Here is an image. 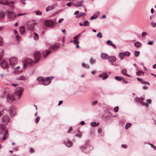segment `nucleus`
<instances>
[{
	"mask_svg": "<svg viewBox=\"0 0 156 156\" xmlns=\"http://www.w3.org/2000/svg\"><path fill=\"white\" fill-rule=\"evenodd\" d=\"M34 38L36 40H37L38 39L39 36L38 34L35 33H34Z\"/></svg>",
	"mask_w": 156,
	"mask_h": 156,
	"instance_id": "obj_38",
	"label": "nucleus"
},
{
	"mask_svg": "<svg viewBox=\"0 0 156 156\" xmlns=\"http://www.w3.org/2000/svg\"><path fill=\"white\" fill-rule=\"evenodd\" d=\"M63 20V19H60L58 21V23H61Z\"/></svg>",
	"mask_w": 156,
	"mask_h": 156,
	"instance_id": "obj_59",
	"label": "nucleus"
},
{
	"mask_svg": "<svg viewBox=\"0 0 156 156\" xmlns=\"http://www.w3.org/2000/svg\"><path fill=\"white\" fill-rule=\"evenodd\" d=\"M108 77V76L107 75L105 74L104 75V76H103L102 79L103 80H105L106 79H107Z\"/></svg>",
	"mask_w": 156,
	"mask_h": 156,
	"instance_id": "obj_52",
	"label": "nucleus"
},
{
	"mask_svg": "<svg viewBox=\"0 0 156 156\" xmlns=\"http://www.w3.org/2000/svg\"><path fill=\"white\" fill-rule=\"evenodd\" d=\"M51 79H48V80H44V82H43L42 84L46 86L49 84L51 82Z\"/></svg>",
	"mask_w": 156,
	"mask_h": 156,
	"instance_id": "obj_17",
	"label": "nucleus"
},
{
	"mask_svg": "<svg viewBox=\"0 0 156 156\" xmlns=\"http://www.w3.org/2000/svg\"><path fill=\"white\" fill-rule=\"evenodd\" d=\"M6 12L7 13V16L8 18L11 20H13L16 16V15L15 13L12 11H6Z\"/></svg>",
	"mask_w": 156,
	"mask_h": 156,
	"instance_id": "obj_6",
	"label": "nucleus"
},
{
	"mask_svg": "<svg viewBox=\"0 0 156 156\" xmlns=\"http://www.w3.org/2000/svg\"><path fill=\"white\" fill-rule=\"evenodd\" d=\"M9 61L12 68L14 69V66L18 62L17 59L15 57H11L9 59Z\"/></svg>",
	"mask_w": 156,
	"mask_h": 156,
	"instance_id": "obj_5",
	"label": "nucleus"
},
{
	"mask_svg": "<svg viewBox=\"0 0 156 156\" xmlns=\"http://www.w3.org/2000/svg\"><path fill=\"white\" fill-rule=\"evenodd\" d=\"M82 66L85 69H88L89 68V66L88 65L84 63L82 64Z\"/></svg>",
	"mask_w": 156,
	"mask_h": 156,
	"instance_id": "obj_29",
	"label": "nucleus"
},
{
	"mask_svg": "<svg viewBox=\"0 0 156 156\" xmlns=\"http://www.w3.org/2000/svg\"><path fill=\"white\" fill-rule=\"evenodd\" d=\"M99 124V123L98 122L97 123H96V122H91L90 125L93 126V127H96L98 126V124Z\"/></svg>",
	"mask_w": 156,
	"mask_h": 156,
	"instance_id": "obj_30",
	"label": "nucleus"
},
{
	"mask_svg": "<svg viewBox=\"0 0 156 156\" xmlns=\"http://www.w3.org/2000/svg\"><path fill=\"white\" fill-rule=\"evenodd\" d=\"M37 63V61H33L32 59L30 58H27L25 59L24 62L23 63V69H25L27 66V65L31 66L33 63Z\"/></svg>",
	"mask_w": 156,
	"mask_h": 156,
	"instance_id": "obj_3",
	"label": "nucleus"
},
{
	"mask_svg": "<svg viewBox=\"0 0 156 156\" xmlns=\"http://www.w3.org/2000/svg\"><path fill=\"white\" fill-rule=\"evenodd\" d=\"M89 62L92 65L95 63L96 62V60L95 59L93 58H90L89 60Z\"/></svg>",
	"mask_w": 156,
	"mask_h": 156,
	"instance_id": "obj_23",
	"label": "nucleus"
},
{
	"mask_svg": "<svg viewBox=\"0 0 156 156\" xmlns=\"http://www.w3.org/2000/svg\"><path fill=\"white\" fill-rule=\"evenodd\" d=\"M40 119V117L39 116H38L37 117L35 120V122L36 123H37L39 121Z\"/></svg>",
	"mask_w": 156,
	"mask_h": 156,
	"instance_id": "obj_51",
	"label": "nucleus"
},
{
	"mask_svg": "<svg viewBox=\"0 0 156 156\" xmlns=\"http://www.w3.org/2000/svg\"><path fill=\"white\" fill-rule=\"evenodd\" d=\"M27 27L29 30L33 31L34 29V26L33 23L29 22L27 24Z\"/></svg>",
	"mask_w": 156,
	"mask_h": 156,
	"instance_id": "obj_13",
	"label": "nucleus"
},
{
	"mask_svg": "<svg viewBox=\"0 0 156 156\" xmlns=\"http://www.w3.org/2000/svg\"><path fill=\"white\" fill-rule=\"evenodd\" d=\"M134 46L137 48L140 47L141 44V43L139 42H135L134 44Z\"/></svg>",
	"mask_w": 156,
	"mask_h": 156,
	"instance_id": "obj_28",
	"label": "nucleus"
},
{
	"mask_svg": "<svg viewBox=\"0 0 156 156\" xmlns=\"http://www.w3.org/2000/svg\"><path fill=\"white\" fill-rule=\"evenodd\" d=\"M151 24L152 27L154 28L156 27V22H151Z\"/></svg>",
	"mask_w": 156,
	"mask_h": 156,
	"instance_id": "obj_45",
	"label": "nucleus"
},
{
	"mask_svg": "<svg viewBox=\"0 0 156 156\" xmlns=\"http://www.w3.org/2000/svg\"><path fill=\"white\" fill-rule=\"evenodd\" d=\"M153 42H154V41H149L147 43V44L150 45H151L153 44Z\"/></svg>",
	"mask_w": 156,
	"mask_h": 156,
	"instance_id": "obj_55",
	"label": "nucleus"
},
{
	"mask_svg": "<svg viewBox=\"0 0 156 156\" xmlns=\"http://www.w3.org/2000/svg\"><path fill=\"white\" fill-rule=\"evenodd\" d=\"M5 110V109L4 108L3 109L0 111V116H1L3 113H4V111Z\"/></svg>",
	"mask_w": 156,
	"mask_h": 156,
	"instance_id": "obj_54",
	"label": "nucleus"
},
{
	"mask_svg": "<svg viewBox=\"0 0 156 156\" xmlns=\"http://www.w3.org/2000/svg\"><path fill=\"white\" fill-rule=\"evenodd\" d=\"M34 12L36 14V15H38L41 16L42 15V14L41 12L39 10L35 11Z\"/></svg>",
	"mask_w": 156,
	"mask_h": 156,
	"instance_id": "obj_39",
	"label": "nucleus"
},
{
	"mask_svg": "<svg viewBox=\"0 0 156 156\" xmlns=\"http://www.w3.org/2000/svg\"><path fill=\"white\" fill-rule=\"evenodd\" d=\"M81 37V34H80L73 38L74 44H79V42L78 41L79 37Z\"/></svg>",
	"mask_w": 156,
	"mask_h": 156,
	"instance_id": "obj_14",
	"label": "nucleus"
},
{
	"mask_svg": "<svg viewBox=\"0 0 156 156\" xmlns=\"http://www.w3.org/2000/svg\"><path fill=\"white\" fill-rule=\"evenodd\" d=\"M75 136L78 138H80L82 136V133L81 132L77 133L75 134Z\"/></svg>",
	"mask_w": 156,
	"mask_h": 156,
	"instance_id": "obj_33",
	"label": "nucleus"
},
{
	"mask_svg": "<svg viewBox=\"0 0 156 156\" xmlns=\"http://www.w3.org/2000/svg\"><path fill=\"white\" fill-rule=\"evenodd\" d=\"M65 144L68 147H70L73 145V144L70 141H65Z\"/></svg>",
	"mask_w": 156,
	"mask_h": 156,
	"instance_id": "obj_20",
	"label": "nucleus"
},
{
	"mask_svg": "<svg viewBox=\"0 0 156 156\" xmlns=\"http://www.w3.org/2000/svg\"><path fill=\"white\" fill-rule=\"evenodd\" d=\"M0 134L3 135L2 140H4L8 137V131L6 129L5 125L3 124L0 125Z\"/></svg>",
	"mask_w": 156,
	"mask_h": 156,
	"instance_id": "obj_1",
	"label": "nucleus"
},
{
	"mask_svg": "<svg viewBox=\"0 0 156 156\" xmlns=\"http://www.w3.org/2000/svg\"><path fill=\"white\" fill-rule=\"evenodd\" d=\"M146 35L147 33L145 32H144L142 33V36L143 37H144Z\"/></svg>",
	"mask_w": 156,
	"mask_h": 156,
	"instance_id": "obj_53",
	"label": "nucleus"
},
{
	"mask_svg": "<svg viewBox=\"0 0 156 156\" xmlns=\"http://www.w3.org/2000/svg\"><path fill=\"white\" fill-rule=\"evenodd\" d=\"M119 109V107L116 106L114 108V111L115 112H117Z\"/></svg>",
	"mask_w": 156,
	"mask_h": 156,
	"instance_id": "obj_50",
	"label": "nucleus"
},
{
	"mask_svg": "<svg viewBox=\"0 0 156 156\" xmlns=\"http://www.w3.org/2000/svg\"><path fill=\"white\" fill-rule=\"evenodd\" d=\"M8 112L9 115L11 117H13L16 114V108L14 106H12L9 108L8 110Z\"/></svg>",
	"mask_w": 156,
	"mask_h": 156,
	"instance_id": "obj_4",
	"label": "nucleus"
},
{
	"mask_svg": "<svg viewBox=\"0 0 156 156\" xmlns=\"http://www.w3.org/2000/svg\"><path fill=\"white\" fill-rule=\"evenodd\" d=\"M127 72V70L126 69H123L122 70L121 73L123 74L124 75H125L127 76H128L129 77H131V76L128 75L127 74H126Z\"/></svg>",
	"mask_w": 156,
	"mask_h": 156,
	"instance_id": "obj_24",
	"label": "nucleus"
},
{
	"mask_svg": "<svg viewBox=\"0 0 156 156\" xmlns=\"http://www.w3.org/2000/svg\"><path fill=\"white\" fill-rule=\"evenodd\" d=\"M84 1L83 0H81L80 1L77 2L75 3L74 6L76 7H81Z\"/></svg>",
	"mask_w": 156,
	"mask_h": 156,
	"instance_id": "obj_15",
	"label": "nucleus"
},
{
	"mask_svg": "<svg viewBox=\"0 0 156 156\" xmlns=\"http://www.w3.org/2000/svg\"><path fill=\"white\" fill-rule=\"evenodd\" d=\"M80 15H81V16H85L86 15V14L84 12H80Z\"/></svg>",
	"mask_w": 156,
	"mask_h": 156,
	"instance_id": "obj_62",
	"label": "nucleus"
},
{
	"mask_svg": "<svg viewBox=\"0 0 156 156\" xmlns=\"http://www.w3.org/2000/svg\"><path fill=\"white\" fill-rule=\"evenodd\" d=\"M108 59L111 62H114L116 61V58L115 56H111L108 57Z\"/></svg>",
	"mask_w": 156,
	"mask_h": 156,
	"instance_id": "obj_16",
	"label": "nucleus"
},
{
	"mask_svg": "<svg viewBox=\"0 0 156 156\" xmlns=\"http://www.w3.org/2000/svg\"><path fill=\"white\" fill-rule=\"evenodd\" d=\"M25 0H20V1L24 5L26 4V3L25 2Z\"/></svg>",
	"mask_w": 156,
	"mask_h": 156,
	"instance_id": "obj_58",
	"label": "nucleus"
},
{
	"mask_svg": "<svg viewBox=\"0 0 156 156\" xmlns=\"http://www.w3.org/2000/svg\"><path fill=\"white\" fill-rule=\"evenodd\" d=\"M131 125V123H127L125 126V128L126 129H127Z\"/></svg>",
	"mask_w": 156,
	"mask_h": 156,
	"instance_id": "obj_42",
	"label": "nucleus"
},
{
	"mask_svg": "<svg viewBox=\"0 0 156 156\" xmlns=\"http://www.w3.org/2000/svg\"><path fill=\"white\" fill-rule=\"evenodd\" d=\"M137 79L138 81H142V82L141 83L142 84H147L148 86L150 85V83L148 82L143 81V80L141 79H140L139 78H137Z\"/></svg>",
	"mask_w": 156,
	"mask_h": 156,
	"instance_id": "obj_22",
	"label": "nucleus"
},
{
	"mask_svg": "<svg viewBox=\"0 0 156 156\" xmlns=\"http://www.w3.org/2000/svg\"><path fill=\"white\" fill-rule=\"evenodd\" d=\"M97 37L99 38H101L102 36L101 33V32H99L97 34Z\"/></svg>",
	"mask_w": 156,
	"mask_h": 156,
	"instance_id": "obj_43",
	"label": "nucleus"
},
{
	"mask_svg": "<svg viewBox=\"0 0 156 156\" xmlns=\"http://www.w3.org/2000/svg\"><path fill=\"white\" fill-rule=\"evenodd\" d=\"M140 54V52L139 51H135L134 53V55L136 57H138Z\"/></svg>",
	"mask_w": 156,
	"mask_h": 156,
	"instance_id": "obj_41",
	"label": "nucleus"
},
{
	"mask_svg": "<svg viewBox=\"0 0 156 156\" xmlns=\"http://www.w3.org/2000/svg\"><path fill=\"white\" fill-rule=\"evenodd\" d=\"M17 79L18 80H25L26 79V78L24 76H21L18 77Z\"/></svg>",
	"mask_w": 156,
	"mask_h": 156,
	"instance_id": "obj_26",
	"label": "nucleus"
},
{
	"mask_svg": "<svg viewBox=\"0 0 156 156\" xmlns=\"http://www.w3.org/2000/svg\"><path fill=\"white\" fill-rule=\"evenodd\" d=\"M96 18H97V17H94V16H92L91 17L90 19V20H93L94 19H95Z\"/></svg>",
	"mask_w": 156,
	"mask_h": 156,
	"instance_id": "obj_60",
	"label": "nucleus"
},
{
	"mask_svg": "<svg viewBox=\"0 0 156 156\" xmlns=\"http://www.w3.org/2000/svg\"><path fill=\"white\" fill-rule=\"evenodd\" d=\"M41 56V54L39 51H36L34 53V57L35 59V61L38 62Z\"/></svg>",
	"mask_w": 156,
	"mask_h": 156,
	"instance_id": "obj_12",
	"label": "nucleus"
},
{
	"mask_svg": "<svg viewBox=\"0 0 156 156\" xmlns=\"http://www.w3.org/2000/svg\"><path fill=\"white\" fill-rule=\"evenodd\" d=\"M115 78L118 81H121L122 80H124V79L119 76H116L115 77Z\"/></svg>",
	"mask_w": 156,
	"mask_h": 156,
	"instance_id": "obj_36",
	"label": "nucleus"
},
{
	"mask_svg": "<svg viewBox=\"0 0 156 156\" xmlns=\"http://www.w3.org/2000/svg\"><path fill=\"white\" fill-rule=\"evenodd\" d=\"M0 65L2 68L5 69L8 68L9 66L8 64L4 59H3L0 61Z\"/></svg>",
	"mask_w": 156,
	"mask_h": 156,
	"instance_id": "obj_11",
	"label": "nucleus"
},
{
	"mask_svg": "<svg viewBox=\"0 0 156 156\" xmlns=\"http://www.w3.org/2000/svg\"><path fill=\"white\" fill-rule=\"evenodd\" d=\"M106 43L107 44L110 46H111V45H112L113 44L112 42L110 40L108 41Z\"/></svg>",
	"mask_w": 156,
	"mask_h": 156,
	"instance_id": "obj_47",
	"label": "nucleus"
},
{
	"mask_svg": "<svg viewBox=\"0 0 156 156\" xmlns=\"http://www.w3.org/2000/svg\"><path fill=\"white\" fill-rule=\"evenodd\" d=\"M145 99L144 97H142L140 98H137V99H138V101H139V102L140 103H142V102L143 101V100H144Z\"/></svg>",
	"mask_w": 156,
	"mask_h": 156,
	"instance_id": "obj_40",
	"label": "nucleus"
},
{
	"mask_svg": "<svg viewBox=\"0 0 156 156\" xmlns=\"http://www.w3.org/2000/svg\"><path fill=\"white\" fill-rule=\"evenodd\" d=\"M91 147L87 146L86 148H85L84 147L82 146L81 147V150H84V149H86V150H88L89 148H90Z\"/></svg>",
	"mask_w": 156,
	"mask_h": 156,
	"instance_id": "obj_48",
	"label": "nucleus"
},
{
	"mask_svg": "<svg viewBox=\"0 0 156 156\" xmlns=\"http://www.w3.org/2000/svg\"><path fill=\"white\" fill-rule=\"evenodd\" d=\"M111 46H112L113 48L114 49H115L117 48V47L116 46V45L113 44L112 45H111Z\"/></svg>",
	"mask_w": 156,
	"mask_h": 156,
	"instance_id": "obj_61",
	"label": "nucleus"
},
{
	"mask_svg": "<svg viewBox=\"0 0 156 156\" xmlns=\"http://www.w3.org/2000/svg\"><path fill=\"white\" fill-rule=\"evenodd\" d=\"M5 17L4 13L3 12H0V20H2Z\"/></svg>",
	"mask_w": 156,
	"mask_h": 156,
	"instance_id": "obj_31",
	"label": "nucleus"
},
{
	"mask_svg": "<svg viewBox=\"0 0 156 156\" xmlns=\"http://www.w3.org/2000/svg\"><path fill=\"white\" fill-rule=\"evenodd\" d=\"M80 13H79V14H78V15H77L76 16V18H80V17H81V15H80Z\"/></svg>",
	"mask_w": 156,
	"mask_h": 156,
	"instance_id": "obj_63",
	"label": "nucleus"
},
{
	"mask_svg": "<svg viewBox=\"0 0 156 156\" xmlns=\"http://www.w3.org/2000/svg\"><path fill=\"white\" fill-rule=\"evenodd\" d=\"M150 145L152 146V148H153L154 150H156V147L155 146L151 144H150Z\"/></svg>",
	"mask_w": 156,
	"mask_h": 156,
	"instance_id": "obj_64",
	"label": "nucleus"
},
{
	"mask_svg": "<svg viewBox=\"0 0 156 156\" xmlns=\"http://www.w3.org/2000/svg\"><path fill=\"white\" fill-rule=\"evenodd\" d=\"M13 95L12 94H9L6 96V100L9 103H11L15 100Z\"/></svg>",
	"mask_w": 156,
	"mask_h": 156,
	"instance_id": "obj_7",
	"label": "nucleus"
},
{
	"mask_svg": "<svg viewBox=\"0 0 156 156\" xmlns=\"http://www.w3.org/2000/svg\"><path fill=\"white\" fill-rule=\"evenodd\" d=\"M45 24L47 27H53L55 25L54 22L50 20H47L45 21Z\"/></svg>",
	"mask_w": 156,
	"mask_h": 156,
	"instance_id": "obj_10",
	"label": "nucleus"
},
{
	"mask_svg": "<svg viewBox=\"0 0 156 156\" xmlns=\"http://www.w3.org/2000/svg\"><path fill=\"white\" fill-rule=\"evenodd\" d=\"M23 90L24 88L22 87H17L16 89L15 95L17 97L18 99H20Z\"/></svg>",
	"mask_w": 156,
	"mask_h": 156,
	"instance_id": "obj_2",
	"label": "nucleus"
},
{
	"mask_svg": "<svg viewBox=\"0 0 156 156\" xmlns=\"http://www.w3.org/2000/svg\"><path fill=\"white\" fill-rule=\"evenodd\" d=\"M0 4L2 5H9V3L7 0H2L0 1Z\"/></svg>",
	"mask_w": 156,
	"mask_h": 156,
	"instance_id": "obj_18",
	"label": "nucleus"
},
{
	"mask_svg": "<svg viewBox=\"0 0 156 156\" xmlns=\"http://www.w3.org/2000/svg\"><path fill=\"white\" fill-rule=\"evenodd\" d=\"M19 30L20 32V34H23L25 30L24 27L23 26H21L19 28Z\"/></svg>",
	"mask_w": 156,
	"mask_h": 156,
	"instance_id": "obj_27",
	"label": "nucleus"
},
{
	"mask_svg": "<svg viewBox=\"0 0 156 156\" xmlns=\"http://www.w3.org/2000/svg\"><path fill=\"white\" fill-rule=\"evenodd\" d=\"M4 55L3 51L2 50L0 53V61H1L2 59V58L3 57Z\"/></svg>",
	"mask_w": 156,
	"mask_h": 156,
	"instance_id": "obj_37",
	"label": "nucleus"
},
{
	"mask_svg": "<svg viewBox=\"0 0 156 156\" xmlns=\"http://www.w3.org/2000/svg\"><path fill=\"white\" fill-rule=\"evenodd\" d=\"M71 2H70L67 3L66 4L67 6L68 7H70L71 6Z\"/></svg>",
	"mask_w": 156,
	"mask_h": 156,
	"instance_id": "obj_56",
	"label": "nucleus"
},
{
	"mask_svg": "<svg viewBox=\"0 0 156 156\" xmlns=\"http://www.w3.org/2000/svg\"><path fill=\"white\" fill-rule=\"evenodd\" d=\"M121 147L124 148H126L127 147L126 145L125 144H122L121 146Z\"/></svg>",
	"mask_w": 156,
	"mask_h": 156,
	"instance_id": "obj_57",
	"label": "nucleus"
},
{
	"mask_svg": "<svg viewBox=\"0 0 156 156\" xmlns=\"http://www.w3.org/2000/svg\"><path fill=\"white\" fill-rule=\"evenodd\" d=\"M51 53V52L48 50H46L43 53V56L44 58H46Z\"/></svg>",
	"mask_w": 156,
	"mask_h": 156,
	"instance_id": "obj_21",
	"label": "nucleus"
},
{
	"mask_svg": "<svg viewBox=\"0 0 156 156\" xmlns=\"http://www.w3.org/2000/svg\"><path fill=\"white\" fill-rule=\"evenodd\" d=\"M2 122L6 125L8 124V123L10 122L9 118L7 115H4L3 116L2 119Z\"/></svg>",
	"mask_w": 156,
	"mask_h": 156,
	"instance_id": "obj_9",
	"label": "nucleus"
},
{
	"mask_svg": "<svg viewBox=\"0 0 156 156\" xmlns=\"http://www.w3.org/2000/svg\"><path fill=\"white\" fill-rule=\"evenodd\" d=\"M84 23L86 25H85V26H88L90 25V24L89 23L87 20L84 21Z\"/></svg>",
	"mask_w": 156,
	"mask_h": 156,
	"instance_id": "obj_46",
	"label": "nucleus"
},
{
	"mask_svg": "<svg viewBox=\"0 0 156 156\" xmlns=\"http://www.w3.org/2000/svg\"><path fill=\"white\" fill-rule=\"evenodd\" d=\"M53 78L54 77L53 76L48 77L44 78L42 77H39L36 79V80L38 82L41 83L42 82L43 83V82H44V80H48V79H53Z\"/></svg>",
	"mask_w": 156,
	"mask_h": 156,
	"instance_id": "obj_8",
	"label": "nucleus"
},
{
	"mask_svg": "<svg viewBox=\"0 0 156 156\" xmlns=\"http://www.w3.org/2000/svg\"><path fill=\"white\" fill-rule=\"evenodd\" d=\"M119 56L121 60H122L123 59L124 56H125L122 52L119 53Z\"/></svg>",
	"mask_w": 156,
	"mask_h": 156,
	"instance_id": "obj_32",
	"label": "nucleus"
},
{
	"mask_svg": "<svg viewBox=\"0 0 156 156\" xmlns=\"http://www.w3.org/2000/svg\"><path fill=\"white\" fill-rule=\"evenodd\" d=\"M60 44H56L53 46L51 48L53 50H55L57 49L60 46Z\"/></svg>",
	"mask_w": 156,
	"mask_h": 156,
	"instance_id": "obj_19",
	"label": "nucleus"
},
{
	"mask_svg": "<svg viewBox=\"0 0 156 156\" xmlns=\"http://www.w3.org/2000/svg\"><path fill=\"white\" fill-rule=\"evenodd\" d=\"M97 103V100L93 101L91 102L92 105L94 106L96 105Z\"/></svg>",
	"mask_w": 156,
	"mask_h": 156,
	"instance_id": "obj_49",
	"label": "nucleus"
},
{
	"mask_svg": "<svg viewBox=\"0 0 156 156\" xmlns=\"http://www.w3.org/2000/svg\"><path fill=\"white\" fill-rule=\"evenodd\" d=\"M3 44V41L2 37H0V46H2Z\"/></svg>",
	"mask_w": 156,
	"mask_h": 156,
	"instance_id": "obj_44",
	"label": "nucleus"
},
{
	"mask_svg": "<svg viewBox=\"0 0 156 156\" xmlns=\"http://www.w3.org/2000/svg\"><path fill=\"white\" fill-rule=\"evenodd\" d=\"M101 57L103 59H106L108 58V55L106 54L102 53L101 55Z\"/></svg>",
	"mask_w": 156,
	"mask_h": 156,
	"instance_id": "obj_25",
	"label": "nucleus"
},
{
	"mask_svg": "<svg viewBox=\"0 0 156 156\" xmlns=\"http://www.w3.org/2000/svg\"><path fill=\"white\" fill-rule=\"evenodd\" d=\"M53 8V6H50L47 7L46 9V11L48 12L50 10L52 9Z\"/></svg>",
	"mask_w": 156,
	"mask_h": 156,
	"instance_id": "obj_35",
	"label": "nucleus"
},
{
	"mask_svg": "<svg viewBox=\"0 0 156 156\" xmlns=\"http://www.w3.org/2000/svg\"><path fill=\"white\" fill-rule=\"evenodd\" d=\"M123 54L125 56H129L130 55V53L128 51L124 52L123 53Z\"/></svg>",
	"mask_w": 156,
	"mask_h": 156,
	"instance_id": "obj_34",
	"label": "nucleus"
}]
</instances>
